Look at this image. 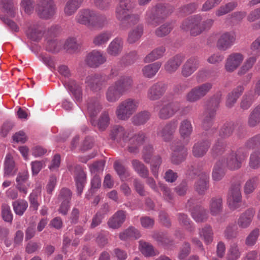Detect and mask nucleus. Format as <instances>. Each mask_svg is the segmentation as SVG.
<instances>
[{"label":"nucleus","mask_w":260,"mask_h":260,"mask_svg":"<svg viewBox=\"0 0 260 260\" xmlns=\"http://www.w3.org/2000/svg\"><path fill=\"white\" fill-rule=\"evenodd\" d=\"M106 60V56L103 52L93 50L87 55L85 61L89 67L96 68L104 63Z\"/></svg>","instance_id":"nucleus-15"},{"label":"nucleus","mask_w":260,"mask_h":260,"mask_svg":"<svg viewBox=\"0 0 260 260\" xmlns=\"http://www.w3.org/2000/svg\"><path fill=\"white\" fill-rule=\"evenodd\" d=\"M139 249L141 252L146 257H151L158 254L152 244L143 240L139 241Z\"/></svg>","instance_id":"nucleus-44"},{"label":"nucleus","mask_w":260,"mask_h":260,"mask_svg":"<svg viewBox=\"0 0 260 260\" xmlns=\"http://www.w3.org/2000/svg\"><path fill=\"white\" fill-rule=\"evenodd\" d=\"M247 123L250 127H254L260 123V105L255 107L251 111Z\"/></svg>","instance_id":"nucleus-50"},{"label":"nucleus","mask_w":260,"mask_h":260,"mask_svg":"<svg viewBox=\"0 0 260 260\" xmlns=\"http://www.w3.org/2000/svg\"><path fill=\"white\" fill-rule=\"evenodd\" d=\"M190 210L192 217L197 222H205L208 218V210L201 205H197Z\"/></svg>","instance_id":"nucleus-27"},{"label":"nucleus","mask_w":260,"mask_h":260,"mask_svg":"<svg viewBox=\"0 0 260 260\" xmlns=\"http://www.w3.org/2000/svg\"><path fill=\"white\" fill-rule=\"evenodd\" d=\"M26 34L32 41H38L41 39L43 33L41 26L38 23H35L30 25L26 31Z\"/></svg>","instance_id":"nucleus-37"},{"label":"nucleus","mask_w":260,"mask_h":260,"mask_svg":"<svg viewBox=\"0 0 260 260\" xmlns=\"http://www.w3.org/2000/svg\"><path fill=\"white\" fill-rule=\"evenodd\" d=\"M255 213V209L253 208H249L242 213L237 221L238 226L241 229L248 228L252 222Z\"/></svg>","instance_id":"nucleus-22"},{"label":"nucleus","mask_w":260,"mask_h":260,"mask_svg":"<svg viewBox=\"0 0 260 260\" xmlns=\"http://www.w3.org/2000/svg\"><path fill=\"white\" fill-rule=\"evenodd\" d=\"M143 33V25L139 24L131 30L128 34L127 41L129 44H133L138 41Z\"/></svg>","instance_id":"nucleus-49"},{"label":"nucleus","mask_w":260,"mask_h":260,"mask_svg":"<svg viewBox=\"0 0 260 260\" xmlns=\"http://www.w3.org/2000/svg\"><path fill=\"white\" fill-rule=\"evenodd\" d=\"M168 15L169 13L166 7L158 5L148 9L146 12L145 20L148 24L155 27Z\"/></svg>","instance_id":"nucleus-8"},{"label":"nucleus","mask_w":260,"mask_h":260,"mask_svg":"<svg viewBox=\"0 0 260 260\" xmlns=\"http://www.w3.org/2000/svg\"><path fill=\"white\" fill-rule=\"evenodd\" d=\"M56 9L53 0H40L36 11L40 17L47 19L54 15Z\"/></svg>","instance_id":"nucleus-13"},{"label":"nucleus","mask_w":260,"mask_h":260,"mask_svg":"<svg viewBox=\"0 0 260 260\" xmlns=\"http://www.w3.org/2000/svg\"><path fill=\"white\" fill-rule=\"evenodd\" d=\"M259 235L260 230L258 228L254 229L246 237L245 244L248 246H253L256 243Z\"/></svg>","instance_id":"nucleus-62"},{"label":"nucleus","mask_w":260,"mask_h":260,"mask_svg":"<svg viewBox=\"0 0 260 260\" xmlns=\"http://www.w3.org/2000/svg\"><path fill=\"white\" fill-rule=\"evenodd\" d=\"M140 106L139 100L128 98L120 102L115 110V114L120 120H127L136 113Z\"/></svg>","instance_id":"nucleus-4"},{"label":"nucleus","mask_w":260,"mask_h":260,"mask_svg":"<svg viewBox=\"0 0 260 260\" xmlns=\"http://www.w3.org/2000/svg\"><path fill=\"white\" fill-rule=\"evenodd\" d=\"M180 108V104L177 102H170L162 105L158 112V116L161 119H168L172 117Z\"/></svg>","instance_id":"nucleus-20"},{"label":"nucleus","mask_w":260,"mask_h":260,"mask_svg":"<svg viewBox=\"0 0 260 260\" xmlns=\"http://www.w3.org/2000/svg\"><path fill=\"white\" fill-rule=\"evenodd\" d=\"M184 59V56L181 54H176L170 58L164 65L165 71L170 74L175 72Z\"/></svg>","instance_id":"nucleus-26"},{"label":"nucleus","mask_w":260,"mask_h":260,"mask_svg":"<svg viewBox=\"0 0 260 260\" xmlns=\"http://www.w3.org/2000/svg\"><path fill=\"white\" fill-rule=\"evenodd\" d=\"M171 149L173 151L171 157L173 164L178 165L185 160L187 155V150L183 146L177 143L172 146Z\"/></svg>","instance_id":"nucleus-23"},{"label":"nucleus","mask_w":260,"mask_h":260,"mask_svg":"<svg viewBox=\"0 0 260 260\" xmlns=\"http://www.w3.org/2000/svg\"><path fill=\"white\" fill-rule=\"evenodd\" d=\"M69 171L75 175L77 194L80 196L86 182V175L80 165H73L68 167Z\"/></svg>","instance_id":"nucleus-12"},{"label":"nucleus","mask_w":260,"mask_h":260,"mask_svg":"<svg viewBox=\"0 0 260 260\" xmlns=\"http://www.w3.org/2000/svg\"><path fill=\"white\" fill-rule=\"evenodd\" d=\"M209 178L208 173H204L199 180L196 182L194 188L199 194H205L206 191L209 188Z\"/></svg>","instance_id":"nucleus-39"},{"label":"nucleus","mask_w":260,"mask_h":260,"mask_svg":"<svg viewBox=\"0 0 260 260\" xmlns=\"http://www.w3.org/2000/svg\"><path fill=\"white\" fill-rule=\"evenodd\" d=\"M179 131L181 138L188 141L193 131L191 121L188 119L182 120L180 123Z\"/></svg>","instance_id":"nucleus-35"},{"label":"nucleus","mask_w":260,"mask_h":260,"mask_svg":"<svg viewBox=\"0 0 260 260\" xmlns=\"http://www.w3.org/2000/svg\"><path fill=\"white\" fill-rule=\"evenodd\" d=\"M161 66V63L157 61L145 66L142 69L143 76L148 78L153 77Z\"/></svg>","instance_id":"nucleus-45"},{"label":"nucleus","mask_w":260,"mask_h":260,"mask_svg":"<svg viewBox=\"0 0 260 260\" xmlns=\"http://www.w3.org/2000/svg\"><path fill=\"white\" fill-rule=\"evenodd\" d=\"M112 36V33L111 31H102L94 37L92 43L95 46H103L107 44Z\"/></svg>","instance_id":"nucleus-41"},{"label":"nucleus","mask_w":260,"mask_h":260,"mask_svg":"<svg viewBox=\"0 0 260 260\" xmlns=\"http://www.w3.org/2000/svg\"><path fill=\"white\" fill-rule=\"evenodd\" d=\"M18 13L17 3L13 0H1V20L11 31L17 32L19 27L10 18H14Z\"/></svg>","instance_id":"nucleus-2"},{"label":"nucleus","mask_w":260,"mask_h":260,"mask_svg":"<svg viewBox=\"0 0 260 260\" xmlns=\"http://www.w3.org/2000/svg\"><path fill=\"white\" fill-rule=\"evenodd\" d=\"M41 189L40 187H36L33 189L28 197V200L30 203V208L33 210H38L40 204L38 202V198L41 196Z\"/></svg>","instance_id":"nucleus-54"},{"label":"nucleus","mask_w":260,"mask_h":260,"mask_svg":"<svg viewBox=\"0 0 260 260\" xmlns=\"http://www.w3.org/2000/svg\"><path fill=\"white\" fill-rule=\"evenodd\" d=\"M210 82L197 86L191 89L185 95V100L189 103H195L204 97L212 89Z\"/></svg>","instance_id":"nucleus-9"},{"label":"nucleus","mask_w":260,"mask_h":260,"mask_svg":"<svg viewBox=\"0 0 260 260\" xmlns=\"http://www.w3.org/2000/svg\"><path fill=\"white\" fill-rule=\"evenodd\" d=\"M4 171V177L13 176L16 172L15 162L10 154H7L6 157Z\"/></svg>","instance_id":"nucleus-43"},{"label":"nucleus","mask_w":260,"mask_h":260,"mask_svg":"<svg viewBox=\"0 0 260 260\" xmlns=\"http://www.w3.org/2000/svg\"><path fill=\"white\" fill-rule=\"evenodd\" d=\"M223 209V201L220 197H212L209 202V210L211 215H218Z\"/></svg>","instance_id":"nucleus-31"},{"label":"nucleus","mask_w":260,"mask_h":260,"mask_svg":"<svg viewBox=\"0 0 260 260\" xmlns=\"http://www.w3.org/2000/svg\"><path fill=\"white\" fill-rule=\"evenodd\" d=\"M110 123L109 114L108 111H105L101 114L98 122V126L101 131H104Z\"/></svg>","instance_id":"nucleus-63"},{"label":"nucleus","mask_w":260,"mask_h":260,"mask_svg":"<svg viewBox=\"0 0 260 260\" xmlns=\"http://www.w3.org/2000/svg\"><path fill=\"white\" fill-rule=\"evenodd\" d=\"M219 103V100L216 98H212L208 102L207 107L203 113L202 127L204 130L206 131L210 130L212 133L216 132V128L212 127V125Z\"/></svg>","instance_id":"nucleus-7"},{"label":"nucleus","mask_w":260,"mask_h":260,"mask_svg":"<svg viewBox=\"0 0 260 260\" xmlns=\"http://www.w3.org/2000/svg\"><path fill=\"white\" fill-rule=\"evenodd\" d=\"M13 207L15 214L22 216L28 207V203L25 200H18L13 202Z\"/></svg>","instance_id":"nucleus-60"},{"label":"nucleus","mask_w":260,"mask_h":260,"mask_svg":"<svg viewBox=\"0 0 260 260\" xmlns=\"http://www.w3.org/2000/svg\"><path fill=\"white\" fill-rule=\"evenodd\" d=\"M123 95L129 93L134 86L133 78L128 75H122L114 82Z\"/></svg>","instance_id":"nucleus-21"},{"label":"nucleus","mask_w":260,"mask_h":260,"mask_svg":"<svg viewBox=\"0 0 260 260\" xmlns=\"http://www.w3.org/2000/svg\"><path fill=\"white\" fill-rule=\"evenodd\" d=\"M199 234L206 244H209L212 242L213 232L212 227L210 225L206 224L204 228L200 229Z\"/></svg>","instance_id":"nucleus-56"},{"label":"nucleus","mask_w":260,"mask_h":260,"mask_svg":"<svg viewBox=\"0 0 260 260\" xmlns=\"http://www.w3.org/2000/svg\"><path fill=\"white\" fill-rule=\"evenodd\" d=\"M177 125V120H171L164 126L159 127L157 130V135L164 141L169 142L173 139Z\"/></svg>","instance_id":"nucleus-17"},{"label":"nucleus","mask_w":260,"mask_h":260,"mask_svg":"<svg viewBox=\"0 0 260 260\" xmlns=\"http://www.w3.org/2000/svg\"><path fill=\"white\" fill-rule=\"evenodd\" d=\"M236 34L234 31H225L220 35L216 47L220 51L230 49L236 43Z\"/></svg>","instance_id":"nucleus-14"},{"label":"nucleus","mask_w":260,"mask_h":260,"mask_svg":"<svg viewBox=\"0 0 260 260\" xmlns=\"http://www.w3.org/2000/svg\"><path fill=\"white\" fill-rule=\"evenodd\" d=\"M200 67V60L197 56H191L188 58L181 68V75L185 78L190 76Z\"/></svg>","instance_id":"nucleus-19"},{"label":"nucleus","mask_w":260,"mask_h":260,"mask_svg":"<svg viewBox=\"0 0 260 260\" xmlns=\"http://www.w3.org/2000/svg\"><path fill=\"white\" fill-rule=\"evenodd\" d=\"M247 153L244 148H239L236 150H232L229 152L225 157L221 159L222 164L228 169L235 171L242 167L243 162L245 160Z\"/></svg>","instance_id":"nucleus-6"},{"label":"nucleus","mask_w":260,"mask_h":260,"mask_svg":"<svg viewBox=\"0 0 260 260\" xmlns=\"http://www.w3.org/2000/svg\"><path fill=\"white\" fill-rule=\"evenodd\" d=\"M166 51L165 46H160L157 47L145 56L144 61L145 63H149L157 60L164 55Z\"/></svg>","instance_id":"nucleus-40"},{"label":"nucleus","mask_w":260,"mask_h":260,"mask_svg":"<svg viewBox=\"0 0 260 260\" xmlns=\"http://www.w3.org/2000/svg\"><path fill=\"white\" fill-rule=\"evenodd\" d=\"M244 58V55L240 52L231 53L228 56L225 60V70L228 72H233L240 66Z\"/></svg>","instance_id":"nucleus-16"},{"label":"nucleus","mask_w":260,"mask_h":260,"mask_svg":"<svg viewBox=\"0 0 260 260\" xmlns=\"http://www.w3.org/2000/svg\"><path fill=\"white\" fill-rule=\"evenodd\" d=\"M126 216L125 211L120 210L116 211L107 222L109 228L114 230L120 228L125 221Z\"/></svg>","instance_id":"nucleus-24"},{"label":"nucleus","mask_w":260,"mask_h":260,"mask_svg":"<svg viewBox=\"0 0 260 260\" xmlns=\"http://www.w3.org/2000/svg\"><path fill=\"white\" fill-rule=\"evenodd\" d=\"M213 19H207L202 21V17L196 15L192 17V26L190 27V35L197 36L204 31L209 30L213 25Z\"/></svg>","instance_id":"nucleus-10"},{"label":"nucleus","mask_w":260,"mask_h":260,"mask_svg":"<svg viewBox=\"0 0 260 260\" xmlns=\"http://www.w3.org/2000/svg\"><path fill=\"white\" fill-rule=\"evenodd\" d=\"M210 146V142L208 140H203L196 143L192 147V154L196 157H202L208 151Z\"/></svg>","instance_id":"nucleus-30"},{"label":"nucleus","mask_w":260,"mask_h":260,"mask_svg":"<svg viewBox=\"0 0 260 260\" xmlns=\"http://www.w3.org/2000/svg\"><path fill=\"white\" fill-rule=\"evenodd\" d=\"M152 237L159 245L167 247L172 244V240L169 238L167 233L156 232L153 234Z\"/></svg>","instance_id":"nucleus-48"},{"label":"nucleus","mask_w":260,"mask_h":260,"mask_svg":"<svg viewBox=\"0 0 260 260\" xmlns=\"http://www.w3.org/2000/svg\"><path fill=\"white\" fill-rule=\"evenodd\" d=\"M227 144L225 141L218 139L213 144L211 149V154L214 157L222 155L226 150Z\"/></svg>","instance_id":"nucleus-46"},{"label":"nucleus","mask_w":260,"mask_h":260,"mask_svg":"<svg viewBox=\"0 0 260 260\" xmlns=\"http://www.w3.org/2000/svg\"><path fill=\"white\" fill-rule=\"evenodd\" d=\"M237 125L233 122L225 123L219 130V136L222 138H229L232 135Z\"/></svg>","instance_id":"nucleus-55"},{"label":"nucleus","mask_w":260,"mask_h":260,"mask_svg":"<svg viewBox=\"0 0 260 260\" xmlns=\"http://www.w3.org/2000/svg\"><path fill=\"white\" fill-rule=\"evenodd\" d=\"M244 90L243 86H238L233 91L229 93L226 102V106L228 108H232L236 103L237 100L241 95Z\"/></svg>","instance_id":"nucleus-47"},{"label":"nucleus","mask_w":260,"mask_h":260,"mask_svg":"<svg viewBox=\"0 0 260 260\" xmlns=\"http://www.w3.org/2000/svg\"><path fill=\"white\" fill-rule=\"evenodd\" d=\"M241 252L238 244L236 242L232 243L228 249L226 260H238L241 256Z\"/></svg>","instance_id":"nucleus-57"},{"label":"nucleus","mask_w":260,"mask_h":260,"mask_svg":"<svg viewBox=\"0 0 260 260\" xmlns=\"http://www.w3.org/2000/svg\"><path fill=\"white\" fill-rule=\"evenodd\" d=\"M93 10L90 9H82L80 10L75 17L77 23L90 27Z\"/></svg>","instance_id":"nucleus-25"},{"label":"nucleus","mask_w":260,"mask_h":260,"mask_svg":"<svg viewBox=\"0 0 260 260\" xmlns=\"http://www.w3.org/2000/svg\"><path fill=\"white\" fill-rule=\"evenodd\" d=\"M259 178L257 176H253L249 178L245 182L244 186V192L246 194L251 193L256 188Z\"/></svg>","instance_id":"nucleus-59"},{"label":"nucleus","mask_w":260,"mask_h":260,"mask_svg":"<svg viewBox=\"0 0 260 260\" xmlns=\"http://www.w3.org/2000/svg\"><path fill=\"white\" fill-rule=\"evenodd\" d=\"M90 27L102 28L107 23V19L105 15L100 14L93 11Z\"/></svg>","instance_id":"nucleus-52"},{"label":"nucleus","mask_w":260,"mask_h":260,"mask_svg":"<svg viewBox=\"0 0 260 260\" xmlns=\"http://www.w3.org/2000/svg\"><path fill=\"white\" fill-rule=\"evenodd\" d=\"M248 165L253 170L260 168V150H254L250 154Z\"/></svg>","instance_id":"nucleus-61"},{"label":"nucleus","mask_w":260,"mask_h":260,"mask_svg":"<svg viewBox=\"0 0 260 260\" xmlns=\"http://www.w3.org/2000/svg\"><path fill=\"white\" fill-rule=\"evenodd\" d=\"M258 57L255 54H251V53L249 54L248 57L245 59L242 66L238 70V75L242 76L246 74L253 68Z\"/></svg>","instance_id":"nucleus-36"},{"label":"nucleus","mask_w":260,"mask_h":260,"mask_svg":"<svg viewBox=\"0 0 260 260\" xmlns=\"http://www.w3.org/2000/svg\"><path fill=\"white\" fill-rule=\"evenodd\" d=\"M141 237L140 231L134 227H129L124 232L120 233L119 238L122 240H126L128 238H133L135 239Z\"/></svg>","instance_id":"nucleus-58"},{"label":"nucleus","mask_w":260,"mask_h":260,"mask_svg":"<svg viewBox=\"0 0 260 260\" xmlns=\"http://www.w3.org/2000/svg\"><path fill=\"white\" fill-rule=\"evenodd\" d=\"M87 110L90 117H95L102 109V105L98 98L89 99L87 103Z\"/></svg>","instance_id":"nucleus-38"},{"label":"nucleus","mask_w":260,"mask_h":260,"mask_svg":"<svg viewBox=\"0 0 260 260\" xmlns=\"http://www.w3.org/2000/svg\"><path fill=\"white\" fill-rule=\"evenodd\" d=\"M123 95L113 83L110 85L105 92L106 100L109 103H115Z\"/></svg>","instance_id":"nucleus-33"},{"label":"nucleus","mask_w":260,"mask_h":260,"mask_svg":"<svg viewBox=\"0 0 260 260\" xmlns=\"http://www.w3.org/2000/svg\"><path fill=\"white\" fill-rule=\"evenodd\" d=\"M117 75V72L112 69L109 75L95 74L87 76L85 78V83L86 87L89 88L93 92H98L102 89L109 80Z\"/></svg>","instance_id":"nucleus-5"},{"label":"nucleus","mask_w":260,"mask_h":260,"mask_svg":"<svg viewBox=\"0 0 260 260\" xmlns=\"http://www.w3.org/2000/svg\"><path fill=\"white\" fill-rule=\"evenodd\" d=\"M123 47V41L121 38L116 37L109 44L107 53L111 56H117L120 54Z\"/></svg>","instance_id":"nucleus-29"},{"label":"nucleus","mask_w":260,"mask_h":260,"mask_svg":"<svg viewBox=\"0 0 260 260\" xmlns=\"http://www.w3.org/2000/svg\"><path fill=\"white\" fill-rule=\"evenodd\" d=\"M28 172L26 170L20 172L16 178V187L20 192L23 193L25 195L27 193L28 187L25 185V183L28 179Z\"/></svg>","instance_id":"nucleus-32"},{"label":"nucleus","mask_w":260,"mask_h":260,"mask_svg":"<svg viewBox=\"0 0 260 260\" xmlns=\"http://www.w3.org/2000/svg\"><path fill=\"white\" fill-rule=\"evenodd\" d=\"M132 8V4L127 1H121L116 8V16L120 21V26L122 29L125 24L129 26L135 25L140 20L139 15L129 13Z\"/></svg>","instance_id":"nucleus-3"},{"label":"nucleus","mask_w":260,"mask_h":260,"mask_svg":"<svg viewBox=\"0 0 260 260\" xmlns=\"http://www.w3.org/2000/svg\"><path fill=\"white\" fill-rule=\"evenodd\" d=\"M260 146V133L249 138L245 142L244 148L247 149H252Z\"/></svg>","instance_id":"nucleus-64"},{"label":"nucleus","mask_w":260,"mask_h":260,"mask_svg":"<svg viewBox=\"0 0 260 260\" xmlns=\"http://www.w3.org/2000/svg\"><path fill=\"white\" fill-rule=\"evenodd\" d=\"M151 113L148 110H142L135 114L131 118L132 123L136 126L144 125L151 118Z\"/></svg>","instance_id":"nucleus-34"},{"label":"nucleus","mask_w":260,"mask_h":260,"mask_svg":"<svg viewBox=\"0 0 260 260\" xmlns=\"http://www.w3.org/2000/svg\"><path fill=\"white\" fill-rule=\"evenodd\" d=\"M134 170L142 178H146L149 175V171L147 168L140 160L134 159L132 161Z\"/></svg>","instance_id":"nucleus-53"},{"label":"nucleus","mask_w":260,"mask_h":260,"mask_svg":"<svg viewBox=\"0 0 260 260\" xmlns=\"http://www.w3.org/2000/svg\"><path fill=\"white\" fill-rule=\"evenodd\" d=\"M242 194L241 186L239 183L233 185L230 188L227 197V203L232 210H236L241 206Z\"/></svg>","instance_id":"nucleus-11"},{"label":"nucleus","mask_w":260,"mask_h":260,"mask_svg":"<svg viewBox=\"0 0 260 260\" xmlns=\"http://www.w3.org/2000/svg\"><path fill=\"white\" fill-rule=\"evenodd\" d=\"M83 0H68L64 7L63 11L66 16L73 15L81 6Z\"/></svg>","instance_id":"nucleus-42"},{"label":"nucleus","mask_w":260,"mask_h":260,"mask_svg":"<svg viewBox=\"0 0 260 260\" xmlns=\"http://www.w3.org/2000/svg\"><path fill=\"white\" fill-rule=\"evenodd\" d=\"M64 85L72 93L75 101L81 103L82 101V90L81 85L75 80H69Z\"/></svg>","instance_id":"nucleus-28"},{"label":"nucleus","mask_w":260,"mask_h":260,"mask_svg":"<svg viewBox=\"0 0 260 260\" xmlns=\"http://www.w3.org/2000/svg\"><path fill=\"white\" fill-rule=\"evenodd\" d=\"M225 168L226 167L222 164L220 159L216 162L212 172V178L213 180L219 181L223 178L225 174Z\"/></svg>","instance_id":"nucleus-51"},{"label":"nucleus","mask_w":260,"mask_h":260,"mask_svg":"<svg viewBox=\"0 0 260 260\" xmlns=\"http://www.w3.org/2000/svg\"><path fill=\"white\" fill-rule=\"evenodd\" d=\"M109 138L122 147H127L131 153H137L139 148L146 139V135L142 132L134 134L131 129H126L123 126L115 125L111 127Z\"/></svg>","instance_id":"nucleus-1"},{"label":"nucleus","mask_w":260,"mask_h":260,"mask_svg":"<svg viewBox=\"0 0 260 260\" xmlns=\"http://www.w3.org/2000/svg\"><path fill=\"white\" fill-rule=\"evenodd\" d=\"M167 88V85L163 82L155 83L148 89L147 98L152 101L158 100L165 94Z\"/></svg>","instance_id":"nucleus-18"}]
</instances>
